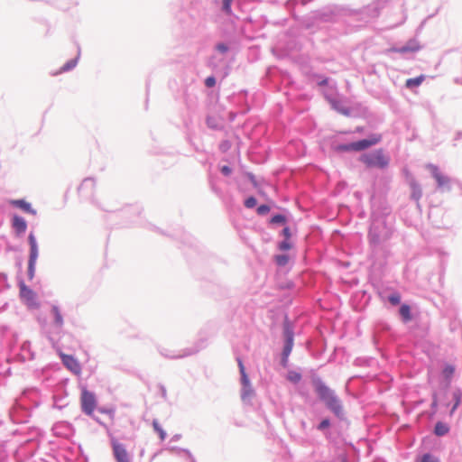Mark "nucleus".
<instances>
[{
    "label": "nucleus",
    "instance_id": "ea45409f",
    "mask_svg": "<svg viewBox=\"0 0 462 462\" xmlns=\"http://www.w3.org/2000/svg\"><path fill=\"white\" fill-rule=\"evenodd\" d=\"M217 49L218 51H220L221 52H225V51H227V47H226L225 44H222V43H221V44H218V45L217 46Z\"/></svg>",
    "mask_w": 462,
    "mask_h": 462
},
{
    "label": "nucleus",
    "instance_id": "79ce46f5",
    "mask_svg": "<svg viewBox=\"0 0 462 462\" xmlns=\"http://www.w3.org/2000/svg\"><path fill=\"white\" fill-rule=\"evenodd\" d=\"M328 84V79H323L319 85H327Z\"/></svg>",
    "mask_w": 462,
    "mask_h": 462
},
{
    "label": "nucleus",
    "instance_id": "9d476101",
    "mask_svg": "<svg viewBox=\"0 0 462 462\" xmlns=\"http://www.w3.org/2000/svg\"><path fill=\"white\" fill-rule=\"evenodd\" d=\"M64 365L73 373L79 374L80 371L78 361L70 356H63L62 357Z\"/></svg>",
    "mask_w": 462,
    "mask_h": 462
},
{
    "label": "nucleus",
    "instance_id": "9b49d317",
    "mask_svg": "<svg viewBox=\"0 0 462 462\" xmlns=\"http://www.w3.org/2000/svg\"><path fill=\"white\" fill-rule=\"evenodd\" d=\"M429 168L430 169L433 177L435 178V180H437V182L439 186H444L448 183V181H449L448 179L439 172L437 166L430 165Z\"/></svg>",
    "mask_w": 462,
    "mask_h": 462
},
{
    "label": "nucleus",
    "instance_id": "a19ab883",
    "mask_svg": "<svg viewBox=\"0 0 462 462\" xmlns=\"http://www.w3.org/2000/svg\"><path fill=\"white\" fill-rule=\"evenodd\" d=\"M282 233H283L284 236L286 237V239L289 240V238L291 236L290 229L288 227H285L282 230Z\"/></svg>",
    "mask_w": 462,
    "mask_h": 462
},
{
    "label": "nucleus",
    "instance_id": "c756f323",
    "mask_svg": "<svg viewBox=\"0 0 462 462\" xmlns=\"http://www.w3.org/2000/svg\"><path fill=\"white\" fill-rule=\"evenodd\" d=\"M337 151L341 152H347V151H354V148L352 147V143L347 144H341L337 147Z\"/></svg>",
    "mask_w": 462,
    "mask_h": 462
},
{
    "label": "nucleus",
    "instance_id": "4be33fe9",
    "mask_svg": "<svg viewBox=\"0 0 462 462\" xmlns=\"http://www.w3.org/2000/svg\"><path fill=\"white\" fill-rule=\"evenodd\" d=\"M454 372H455L454 366L451 365H445V367L442 371V374L445 378L449 379L453 375Z\"/></svg>",
    "mask_w": 462,
    "mask_h": 462
},
{
    "label": "nucleus",
    "instance_id": "e433bc0d",
    "mask_svg": "<svg viewBox=\"0 0 462 462\" xmlns=\"http://www.w3.org/2000/svg\"><path fill=\"white\" fill-rule=\"evenodd\" d=\"M270 210L269 207L266 206V205H261L258 208H257V211L259 214H265L267 213L268 211Z\"/></svg>",
    "mask_w": 462,
    "mask_h": 462
},
{
    "label": "nucleus",
    "instance_id": "58836bf2",
    "mask_svg": "<svg viewBox=\"0 0 462 462\" xmlns=\"http://www.w3.org/2000/svg\"><path fill=\"white\" fill-rule=\"evenodd\" d=\"M221 171L225 175H229L231 173V169L228 166H223L221 168Z\"/></svg>",
    "mask_w": 462,
    "mask_h": 462
},
{
    "label": "nucleus",
    "instance_id": "ddd939ff",
    "mask_svg": "<svg viewBox=\"0 0 462 462\" xmlns=\"http://www.w3.org/2000/svg\"><path fill=\"white\" fill-rule=\"evenodd\" d=\"M237 362H238L239 371L241 374L242 384H243V386H245V388L249 387L250 381H249L247 374L245 373V365L241 359H237Z\"/></svg>",
    "mask_w": 462,
    "mask_h": 462
},
{
    "label": "nucleus",
    "instance_id": "39448f33",
    "mask_svg": "<svg viewBox=\"0 0 462 462\" xmlns=\"http://www.w3.org/2000/svg\"><path fill=\"white\" fill-rule=\"evenodd\" d=\"M114 457L116 462H129L128 453L125 446L113 439L111 441Z\"/></svg>",
    "mask_w": 462,
    "mask_h": 462
},
{
    "label": "nucleus",
    "instance_id": "412c9836",
    "mask_svg": "<svg viewBox=\"0 0 462 462\" xmlns=\"http://www.w3.org/2000/svg\"><path fill=\"white\" fill-rule=\"evenodd\" d=\"M400 314L405 320L411 319L410 307L408 305H402L400 308Z\"/></svg>",
    "mask_w": 462,
    "mask_h": 462
},
{
    "label": "nucleus",
    "instance_id": "473e14b6",
    "mask_svg": "<svg viewBox=\"0 0 462 462\" xmlns=\"http://www.w3.org/2000/svg\"><path fill=\"white\" fill-rule=\"evenodd\" d=\"M205 85L208 88H213L216 85V79L214 77H208L205 80Z\"/></svg>",
    "mask_w": 462,
    "mask_h": 462
},
{
    "label": "nucleus",
    "instance_id": "a878e982",
    "mask_svg": "<svg viewBox=\"0 0 462 462\" xmlns=\"http://www.w3.org/2000/svg\"><path fill=\"white\" fill-rule=\"evenodd\" d=\"M80 400L81 408L85 412H87V389H82Z\"/></svg>",
    "mask_w": 462,
    "mask_h": 462
},
{
    "label": "nucleus",
    "instance_id": "1a4fd4ad",
    "mask_svg": "<svg viewBox=\"0 0 462 462\" xmlns=\"http://www.w3.org/2000/svg\"><path fill=\"white\" fill-rule=\"evenodd\" d=\"M326 405L338 417L343 415V408L339 400L333 395L326 402Z\"/></svg>",
    "mask_w": 462,
    "mask_h": 462
},
{
    "label": "nucleus",
    "instance_id": "aec40b11",
    "mask_svg": "<svg viewBox=\"0 0 462 462\" xmlns=\"http://www.w3.org/2000/svg\"><path fill=\"white\" fill-rule=\"evenodd\" d=\"M152 427H153V430L159 434L161 440H164L166 438V432L162 428V426L160 425L158 420H154L152 421Z\"/></svg>",
    "mask_w": 462,
    "mask_h": 462
},
{
    "label": "nucleus",
    "instance_id": "7ed1b4c3",
    "mask_svg": "<svg viewBox=\"0 0 462 462\" xmlns=\"http://www.w3.org/2000/svg\"><path fill=\"white\" fill-rule=\"evenodd\" d=\"M29 244H30V256H29V262H28V276L29 279L32 280L34 277L35 273V264L38 258V245L36 243V239L32 234L29 235L28 237Z\"/></svg>",
    "mask_w": 462,
    "mask_h": 462
},
{
    "label": "nucleus",
    "instance_id": "f8f14e48",
    "mask_svg": "<svg viewBox=\"0 0 462 462\" xmlns=\"http://www.w3.org/2000/svg\"><path fill=\"white\" fill-rule=\"evenodd\" d=\"M13 226L18 234H23L26 231L27 224L23 217L14 216L13 217Z\"/></svg>",
    "mask_w": 462,
    "mask_h": 462
},
{
    "label": "nucleus",
    "instance_id": "f3484780",
    "mask_svg": "<svg viewBox=\"0 0 462 462\" xmlns=\"http://www.w3.org/2000/svg\"><path fill=\"white\" fill-rule=\"evenodd\" d=\"M452 399L454 400V405L451 409L450 413H453L455 410L459 406L461 402V392L459 390H456L452 393Z\"/></svg>",
    "mask_w": 462,
    "mask_h": 462
},
{
    "label": "nucleus",
    "instance_id": "0eeeda50",
    "mask_svg": "<svg viewBox=\"0 0 462 462\" xmlns=\"http://www.w3.org/2000/svg\"><path fill=\"white\" fill-rule=\"evenodd\" d=\"M420 45L416 40H410L403 47L389 49V51L395 53L416 52L420 50Z\"/></svg>",
    "mask_w": 462,
    "mask_h": 462
},
{
    "label": "nucleus",
    "instance_id": "423d86ee",
    "mask_svg": "<svg viewBox=\"0 0 462 462\" xmlns=\"http://www.w3.org/2000/svg\"><path fill=\"white\" fill-rule=\"evenodd\" d=\"M382 139L380 134H374L368 139L360 140L357 142L352 143V147L354 151H363L369 148L372 145L378 143Z\"/></svg>",
    "mask_w": 462,
    "mask_h": 462
},
{
    "label": "nucleus",
    "instance_id": "bb28decb",
    "mask_svg": "<svg viewBox=\"0 0 462 462\" xmlns=\"http://www.w3.org/2000/svg\"><path fill=\"white\" fill-rule=\"evenodd\" d=\"M232 2H233V0H223V7L222 8H223V11L227 14H231Z\"/></svg>",
    "mask_w": 462,
    "mask_h": 462
},
{
    "label": "nucleus",
    "instance_id": "b1692460",
    "mask_svg": "<svg viewBox=\"0 0 462 462\" xmlns=\"http://www.w3.org/2000/svg\"><path fill=\"white\" fill-rule=\"evenodd\" d=\"M288 379L292 383H298L301 379L300 374L291 371L288 374Z\"/></svg>",
    "mask_w": 462,
    "mask_h": 462
},
{
    "label": "nucleus",
    "instance_id": "4468645a",
    "mask_svg": "<svg viewBox=\"0 0 462 462\" xmlns=\"http://www.w3.org/2000/svg\"><path fill=\"white\" fill-rule=\"evenodd\" d=\"M14 204L18 207L19 208H21L22 210L27 212V213H31L32 215H35L36 214V211L34 209L32 208L30 203L26 202L25 200H23V199H20V200H15L14 202Z\"/></svg>",
    "mask_w": 462,
    "mask_h": 462
},
{
    "label": "nucleus",
    "instance_id": "5701e85b",
    "mask_svg": "<svg viewBox=\"0 0 462 462\" xmlns=\"http://www.w3.org/2000/svg\"><path fill=\"white\" fill-rule=\"evenodd\" d=\"M291 348H292V336L289 335L288 338H287L286 345L284 346V350H283L284 355L288 356L291 353Z\"/></svg>",
    "mask_w": 462,
    "mask_h": 462
},
{
    "label": "nucleus",
    "instance_id": "f03ea898",
    "mask_svg": "<svg viewBox=\"0 0 462 462\" xmlns=\"http://www.w3.org/2000/svg\"><path fill=\"white\" fill-rule=\"evenodd\" d=\"M88 416H91L97 421L104 423L103 419H112V412L108 410L97 408L95 398L92 394L88 393Z\"/></svg>",
    "mask_w": 462,
    "mask_h": 462
},
{
    "label": "nucleus",
    "instance_id": "cd10ccee",
    "mask_svg": "<svg viewBox=\"0 0 462 462\" xmlns=\"http://www.w3.org/2000/svg\"><path fill=\"white\" fill-rule=\"evenodd\" d=\"M289 261V258L287 255H277L276 256V263L279 264V265H285Z\"/></svg>",
    "mask_w": 462,
    "mask_h": 462
},
{
    "label": "nucleus",
    "instance_id": "c85d7f7f",
    "mask_svg": "<svg viewBox=\"0 0 462 462\" xmlns=\"http://www.w3.org/2000/svg\"><path fill=\"white\" fill-rule=\"evenodd\" d=\"M256 205V199L254 197H249L245 201V206L248 208H252Z\"/></svg>",
    "mask_w": 462,
    "mask_h": 462
},
{
    "label": "nucleus",
    "instance_id": "37998d69",
    "mask_svg": "<svg viewBox=\"0 0 462 462\" xmlns=\"http://www.w3.org/2000/svg\"><path fill=\"white\" fill-rule=\"evenodd\" d=\"M342 462H346V460H345V459H343V460H342Z\"/></svg>",
    "mask_w": 462,
    "mask_h": 462
},
{
    "label": "nucleus",
    "instance_id": "6e6552de",
    "mask_svg": "<svg viewBox=\"0 0 462 462\" xmlns=\"http://www.w3.org/2000/svg\"><path fill=\"white\" fill-rule=\"evenodd\" d=\"M315 389L319 398L325 402L334 395L333 392L320 381L315 383Z\"/></svg>",
    "mask_w": 462,
    "mask_h": 462
},
{
    "label": "nucleus",
    "instance_id": "a211bd4d",
    "mask_svg": "<svg viewBox=\"0 0 462 462\" xmlns=\"http://www.w3.org/2000/svg\"><path fill=\"white\" fill-rule=\"evenodd\" d=\"M51 312H52V315L54 316V321H55V324L58 326V327H61L62 324H63V319L61 317V314L58 309V307L56 306H53L52 307V310H51Z\"/></svg>",
    "mask_w": 462,
    "mask_h": 462
},
{
    "label": "nucleus",
    "instance_id": "c9c22d12",
    "mask_svg": "<svg viewBox=\"0 0 462 462\" xmlns=\"http://www.w3.org/2000/svg\"><path fill=\"white\" fill-rule=\"evenodd\" d=\"M290 248H291V244L289 243V241L287 239L280 244L281 250H289Z\"/></svg>",
    "mask_w": 462,
    "mask_h": 462
},
{
    "label": "nucleus",
    "instance_id": "f257e3e1",
    "mask_svg": "<svg viewBox=\"0 0 462 462\" xmlns=\"http://www.w3.org/2000/svg\"><path fill=\"white\" fill-rule=\"evenodd\" d=\"M360 161L369 168L383 169L389 164V158L382 149L362 154Z\"/></svg>",
    "mask_w": 462,
    "mask_h": 462
},
{
    "label": "nucleus",
    "instance_id": "2eb2a0df",
    "mask_svg": "<svg viewBox=\"0 0 462 462\" xmlns=\"http://www.w3.org/2000/svg\"><path fill=\"white\" fill-rule=\"evenodd\" d=\"M424 79H425L424 75H420L419 77L412 78V79H408L405 82V86L409 88H414V87H419L423 82Z\"/></svg>",
    "mask_w": 462,
    "mask_h": 462
},
{
    "label": "nucleus",
    "instance_id": "393cba45",
    "mask_svg": "<svg viewBox=\"0 0 462 462\" xmlns=\"http://www.w3.org/2000/svg\"><path fill=\"white\" fill-rule=\"evenodd\" d=\"M253 393H254V391L251 388V385H249V387H246V388H245V386H243L242 399L245 400L247 398H250L252 396Z\"/></svg>",
    "mask_w": 462,
    "mask_h": 462
},
{
    "label": "nucleus",
    "instance_id": "4c0bfd02",
    "mask_svg": "<svg viewBox=\"0 0 462 462\" xmlns=\"http://www.w3.org/2000/svg\"><path fill=\"white\" fill-rule=\"evenodd\" d=\"M76 66V60H70L63 67V70H69Z\"/></svg>",
    "mask_w": 462,
    "mask_h": 462
},
{
    "label": "nucleus",
    "instance_id": "20e7f679",
    "mask_svg": "<svg viewBox=\"0 0 462 462\" xmlns=\"http://www.w3.org/2000/svg\"><path fill=\"white\" fill-rule=\"evenodd\" d=\"M20 297L30 307H36V294L24 282H20Z\"/></svg>",
    "mask_w": 462,
    "mask_h": 462
},
{
    "label": "nucleus",
    "instance_id": "2f4dec72",
    "mask_svg": "<svg viewBox=\"0 0 462 462\" xmlns=\"http://www.w3.org/2000/svg\"><path fill=\"white\" fill-rule=\"evenodd\" d=\"M421 462H439L438 459L434 457H432L430 454H425L422 458Z\"/></svg>",
    "mask_w": 462,
    "mask_h": 462
},
{
    "label": "nucleus",
    "instance_id": "6ab92c4d",
    "mask_svg": "<svg viewBox=\"0 0 462 462\" xmlns=\"http://www.w3.org/2000/svg\"><path fill=\"white\" fill-rule=\"evenodd\" d=\"M434 431H435L436 435L443 436L448 433V427L444 423L438 422L435 426Z\"/></svg>",
    "mask_w": 462,
    "mask_h": 462
},
{
    "label": "nucleus",
    "instance_id": "7c9ffc66",
    "mask_svg": "<svg viewBox=\"0 0 462 462\" xmlns=\"http://www.w3.org/2000/svg\"><path fill=\"white\" fill-rule=\"evenodd\" d=\"M389 300L392 304L397 305L401 301V297L399 294H393L389 297Z\"/></svg>",
    "mask_w": 462,
    "mask_h": 462
},
{
    "label": "nucleus",
    "instance_id": "72a5a7b5",
    "mask_svg": "<svg viewBox=\"0 0 462 462\" xmlns=\"http://www.w3.org/2000/svg\"><path fill=\"white\" fill-rule=\"evenodd\" d=\"M285 221V217L282 215H276L272 218L273 223H282Z\"/></svg>",
    "mask_w": 462,
    "mask_h": 462
},
{
    "label": "nucleus",
    "instance_id": "f704fd0d",
    "mask_svg": "<svg viewBox=\"0 0 462 462\" xmlns=\"http://www.w3.org/2000/svg\"><path fill=\"white\" fill-rule=\"evenodd\" d=\"M329 425H330L329 420H328V419H325V420H323L319 423V430H324V429L328 428V427H329Z\"/></svg>",
    "mask_w": 462,
    "mask_h": 462
},
{
    "label": "nucleus",
    "instance_id": "dca6fc26",
    "mask_svg": "<svg viewBox=\"0 0 462 462\" xmlns=\"http://www.w3.org/2000/svg\"><path fill=\"white\" fill-rule=\"evenodd\" d=\"M411 197L415 199V200H419L421 197V189L420 187V185L416 182H412L411 184Z\"/></svg>",
    "mask_w": 462,
    "mask_h": 462
}]
</instances>
